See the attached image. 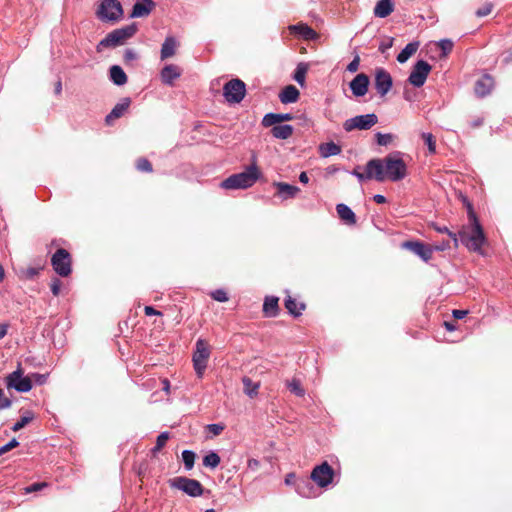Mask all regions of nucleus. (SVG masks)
I'll list each match as a JSON object with an SVG mask.
<instances>
[{
    "label": "nucleus",
    "mask_w": 512,
    "mask_h": 512,
    "mask_svg": "<svg viewBox=\"0 0 512 512\" xmlns=\"http://www.w3.org/2000/svg\"><path fill=\"white\" fill-rule=\"evenodd\" d=\"M403 246L410 249L413 253L418 255L421 259H423L426 262L431 259L433 254L432 247L426 246L420 242H405Z\"/></svg>",
    "instance_id": "18"
},
{
    "label": "nucleus",
    "mask_w": 512,
    "mask_h": 512,
    "mask_svg": "<svg viewBox=\"0 0 512 512\" xmlns=\"http://www.w3.org/2000/svg\"><path fill=\"white\" fill-rule=\"evenodd\" d=\"M438 45L442 50L443 56H446L448 53H450L453 48V42L449 39L441 40Z\"/></svg>",
    "instance_id": "45"
},
{
    "label": "nucleus",
    "mask_w": 512,
    "mask_h": 512,
    "mask_svg": "<svg viewBox=\"0 0 512 512\" xmlns=\"http://www.w3.org/2000/svg\"><path fill=\"white\" fill-rule=\"evenodd\" d=\"M297 483V480L295 479V474L289 473L285 477V484L286 485H295Z\"/></svg>",
    "instance_id": "59"
},
{
    "label": "nucleus",
    "mask_w": 512,
    "mask_h": 512,
    "mask_svg": "<svg viewBox=\"0 0 512 512\" xmlns=\"http://www.w3.org/2000/svg\"><path fill=\"white\" fill-rule=\"evenodd\" d=\"M136 58H137V55H136V53L133 50L127 49L125 51V53H124V61L126 63L131 62V61L135 60Z\"/></svg>",
    "instance_id": "57"
},
{
    "label": "nucleus",
    "mask_w": 512,
    "mask_h": 512,
    "mask_svg": "<svg viewBox=\"0 0 512 512\" xmlns=\"http://www.w3.org/2000/svg\"><path fill=\"white\" fill-rule=\"evenodd\" d=\"M419 48V42L408 43L404 49L397 55V61L405 63Z\"/></svg>",
    "instance_id": "30"
},
{
    "label": "nucleus",
    "mask_w": 512,
    "mask_h": 512,
    "mask_svg": "<svg viewBox=\"0 0 512 512\" xmlns=\"http://www.w3.org/2000/svg\"><path fill=\"white\" fill-rule=\"evenodd\" d=\"M273 185L277 188L278 195L284 200L294 198L300 191L297 186L284 182H275Z\"/></svg>",
    "instance_id": "25"
},
{
    "label": "nucleus",
    "mask_w": 512,
    "mask_h": 512,
    "mask_svg": "<svg viewBox=\"0 0 512 512\" xmlns=\"http://www.w3.org/2000/svg\"><path fill=\"white\" fill-rule=\"evenodd\" d=\"M247 465L250 469L255 470L259 467L260 463L257 459H249Z\"/></svg>",
    "instance_id": "62"
},
{
    "label": "nucleus",
    "mask_w": 512,
    "mask_h": 512,
    "mask_svg": "<svg viewBox=\"0 0 512 512\" xmlns=\"http://www.w3.org/2000/svg\"><path fill=\"white\" fill-rule=\"evenodd\" d=\"M46 486V483H34L25 488L26 493L36 492L42 489V487Z\"/></svg>",
    "instance_id": "55"
},
{
    "label": "nucleus",
    "mask_w": 512,
    "mask_h": 512,
    "mask_svg": "<svg viewBox=\"0 0 512 512\" xmlns=\"http://www.w3.org/2000/svg\"><path fill=\"white\" fill-rule=\"evenodd\" d=\"M136 32L137 26L135 23L115 29L108 33L106 37L100 41L97 49L100 50V47L110 48L122 45L127 39L133 37Z\"/></svg>",
    "instance_id": "5"
},
{
    "label": "nucleus",
    "mask_w": 512,
    "mask_h": 512,
    "mask_svg": "<svg viewBox=\"0 0 512 512\" xmlns=\"http://www.w3.org/2000/svg\"><path fill=\"white\" fill-rule=\"evenodd\" d=\"M369 82V77L364 73H360L353 80L346 83L354 96L362 97L368 92Z\"/></svg>",
    "instance_id": "16"
},
{
    "label": "nucleus",
    "mask_w": 512,
    "mask_h": 512,
    "mask_svg": "<svg viewBox=\"0 0 512 512\" xmlns=\"http://www.w3.org/2000/svg\"><path fill=\"white\" fill-rule=\"evenodd\" d=\"M394 135L391 133H378L377 134V143L381 146H388L394 142Z\"/></svg>",
    "instance_id": "42"
},
{
    "label": "nucleus",
    "mask_w": 512,
    "mask_h": 512,
    "mask_svg": "<svg viewBox=\"0 0 512 512\" xmlns=\"http://www.w3.org/2000/svg\"><path fill=\"white\" fill-rule=\"evenodd\" d=\"M373 200H374L377 204H383V203H385V202H386V198H385V196L380 195V194H376V195H374Z\"/></svg>",
    "instance_id": "64"
},
{
    "label": "nucleus",
    "mask_w": 512,
    "mask_h": 512,
    "mask_svg": "<svg viewBox=\"0 0 512 512\" xmlns=\"http://www.w3.org/2000/svg\"><path fill=\"white\" fill-rule=\"evenodd\" d=\"M352 175L359 182L376 180L378 182H398L407 176V165L403 160V154L393 152L384 158H373L362 168L357 166L353 169Z\"/></svg>",
    "instance_id": "1"
},
{
    "label": "nucleus",
    "mask_w": 512,
    "mask_h": 512,
    "mask_svg": "<svg viewBox=\"0 0 512 512\" xmlns=\"http://www.w3.org/2000/svg\"><path fill=\"white\" fill-rule=\"evenodd\" d=\"M285 307L290 314L293 316H300L302 311L305 309V305L303 303H298L294 298L288 296L285 299Z\"/></svg>",
    "instance_id": "32"
},
{
    "label": "nucleus",
    "mask_w": 512,
    "mask_h": 512,
    "mask_svg": "<svg viewBox=\"0 0 512 512\" xmlns=\"http://www.w3.org/2000/svg\"><path fill=\"white\" fill-rule=\"evenodd\" d=\"M293 130H272L273 136L278 139H287L292 135Z\"/></svg>",
    "instance_id": "50"
},
{
    "label": "nucleus",
    "mask_w": 512,
    "mask_h": 512,
    "mask_svg": "<svg viewBox=\"0 0 512 512\" xmlns=\"http://www.w3.org/2000/svg\"><path fill=\"white\" fill-rule=\"evenodd\" d=\"M30 378L38 384H44L46 382L47 376L44 374L34 373Z\"/></svg>",
    "instance_id": "56"
},
{
    "label": "nucleus",
    "mask_w": 512,
    "mask_h": 512,
    "mask_svg": "<svg viewBox=\"0 0 512 512\" xmlns=\"http://www.w3.org/2000/svg\"><path fill=\"white\" fill-rule=\"evenodd\" d=\"M211 297L218 302L228 301L227 293L222 289H217L211 293Z\"/></svg>",
    "instance_id": "46"
},
{
    "label": "nucleus",
    "mask_w": 512,
    "mask_h": 512,
    "mask_svg": "<svg viewBox=\"0 0 512 512\" xmlns=\"http://www.w3.org/2000/svg\"><path fill=\"white\" fill-rule=\"evenodd\" d=\"M296 492L304 498H313L317 495L316 489L309 479H299L295 483Z\"/></svg>",
    "instance_id": "21"
},
{
    "label": "nucleus",
    "mask_w": 512,
    "mask_h": 512,
    "mask_svg": "<svg viewBox=\"0 0 512 512\" xmlns=\"http://www.w3.org/2000/svg\"><path fill=\"white\" fill-rule=\"evenodd\" d=\"M123 8L118 0H102L96 16L103 22H117L123 17Z\"/></svg>",
    "instance_id": "6"
},
{
    "label": "nucleus",
    "mask_w": 512,
    "mask_h": 512,
    "mask_svg": "<svg viewBox=\"0 0 512 512\" xmlns=\"http://www.w3.org/2000/svg\"><path fill=\"white\" fill-rule=\"evenodd\" d=\"M360 57L356 55L354 59L347 65V70L351 73L356 72L359 69Z\"/></svg>",
    "instance_id": "51"
},
{
    "label": "nucleus",
    "mask_w": 512,
    "mask_h": 512,
    "mask_svg": "<svg viewBox=\"0 0 512 512\" xmlns=\"http://www.w3.org/2000/svg\"><path fill=\"white\" fill-rule=\"evenodd\" d=\"M450 248V245H449V242H443L441 243L440 245H436L434 248H433V251L434 250H437V251H444L446 249Z\"/></svg>",
    "instance_id": "63"
},
{
    "label": "nucleus",
    "mask_w": 512,
    "mask_h": 512,
    "mask_svg": "<svg viewBox=\"0 0 512 512\" xmlns=\"http://www.w3.org/2000/svg\"><path fill=\"white\" fill-rule=\"evenodd\" d=\"M110 78L114 84L121 86L127 83V75L123 69L118 65H113L110 68Z\"/></svg>",
    "instance_id": "29"
},
{
    "label": "nucleus",
    "mask_w": 512,
    "mask_h": 512,
    "mask_svg": "<svg viewBox=\"0 0 512 512\" xmlns=\"http://www.w3.org/2000/svg\"><path fill=\"white\" fill-rule=\"evenodd\" d=\"M299 95V90L294 85H288L281 91L279 98L282 103L287 104L296 102Z\"/></svg>",
    "instance_id": "27"
},
{
    "label": "nucleus",
    "mask_w": 512,
    "mask_h": 512,
    "mask_svg": "<svg viewBox=\"0 0 512 512\" xmlns=\"http://www.w3.org/2000/svg\"><path fill=\"white\" fill-rule=\"evenodd\" d=\"M393 44V39L391 38L387 43H381L379 46V50L384 53L387 49L391 48Z\"/></svg>",
    "instance_id": "61"
},
{
    "label": "nucleus",
    "mask_w": 512,
    "mask_h": 512,
    "mask_svg": "<svg viewBox=\"0 0 512 512\" xmlns=\"http://www.w3.org/2000/svg\"><path fill=\"white\" fill-rule=\"evenodd\" d=\"M38 274V269L30 267L22 271V277L25 279H33Z\"/></svg>",
    "instance_id": "53"
},
{
    "label": "nucleus",
    "mask_w": 512,
    "mask_h": 512,
    "mask_svg": "<svg viewBox=\"0 0 512 512\" xmlns=\"http://www.w3.org/2000/svg\"><path fill=\"white\" fill-rule=\"evenodd\" d=\"M286 121H295V126H312L313 122L302 115H294L292 113H269L263 117L262 125L265 127L275 126L274 128L290 129L292 125L284 124Z\"/></svg>",
    "instance_id": "4"
},
{
    "label": "nucleus",
    "mask_w": 512,
    "mask_h": 512,
    "mask_svg": "<svg viewBox=\"0 0 512 512\" xmlns=\"http://www.w3.org/2000/svg\"><path fill=\"white\" fill-rule=\"evenodd\" d=\"M246 94L245 83L236 78L225 83L223 95L229 103H240Z\"/></svg>",
    "instance_id": "9"
},
{
    "label": "nucleus",
    "mask_w": 512,
    "mask_h": 512,
    "mask_svg": "<svg viewBox=\"0 0 512 512\" xmlns=\"http://www.w3.org/2000/svg\"><path fill=\"white\" fill-rule=\"evenodd\" d=\"M33 419V414L32 413H26L25 415H23L20 420H18L12 427V430L14 432H17L19 430H21L22 428H24L30 421H32Z\"/></svg>",
    "instance_id": "40"
},
{
    "label": "nucleus",
    "mask_w": 512,
    "mask_h": 512,
    "mask_svg": "<svg viewBox=\"0 0 512 512\" xmlns=\"http://www.w3.org/2000/svg\"><path fill=\"white\" fill-rule=\"evenodd\" d=\"M378 123V117L375 113L355 116L346 120L343 128H371Z\"/></svg>",
    "instance_id": "15"
},
{
    "label": "nucleus",
    "mask_w": 512,
    "mask_h": 512,
    "mask_svg": "<svg viewBox=\"0 0 512 512\" xmlns=\"http://www.w3.org/2000/svg\"><path fill=\"white\" fill-rule=\"evenodd\" d=\"M130 99L124 98L120 103L116 104L112 111L106 116V124L112 125V120L120 118L130 106Z\"/></svg>",
    "instance_id": "23"
},
{
    "label": "nucleus",
    "mask_w": 512,
    "mask_h": 512,
    "mask_svg": "<svg viewBox=\"0 0 512 512\" xmlns=\"http://www.w3.org/2000/svg\"><path fill=\"white\" fill-rule=\"evenodd\" d=\"M394 11L392 0H379L374 7V15L379 18H386Z\"/></svg>",
    "instance_id": "26"
},
{
    "label": "nucleus",
    "mask_w": 512,
    "mask_h": 512,
    "mask_svg": "<svg viewBox=\"0 0 512 512\" xmlns=\"http://www.w3.org/2000/svg\"><path fill=\"white\" fill-rule=\"evenodd\" d=\"M333 478L334 470L327 462H323L322 464L314 467L311 472V480L321 488L327 487L331 484Z\"/></svg>",
    "instance_id": "12"
},
{
    "label": "nucleus",
    "mask_w": 512,
    "mask_h": 512,
    "mask_svg": "<svg viewBox=\"0 0 512 512\" xmlns=\"http://www.w3.org/2000/svg\"><path fill=\"white\" fill-rule=\"evenodd\" d=\"M422 139L427 145L428 152L434 154L436 152V140L433 134L430 132H424L422 133Z\"/></svg>",
    "instance_id": "37"
},
{
    "label": "nucleus",
    "mask_w": 512,
    "mask_h": 512,
    "mask_svg": "<svg viewBox=\"0 0 512 512\" xmlns=\"http://www.w3.org/2000/svg\"><path fill=\"white\" fill-rule=\"evenodd\" d=\"M155 8L153 0H138L132 8L131 18L147 17Z\"/></svg>",
    "instance_id": "17"
},
{
    "label": "nucleus",
    "mask_w": 512,
    "mask_h": 512,
    "mask_svg": "<svg viewBox=\"0 0 512 512\" xmlns=\"http://www.w3.org/2000/svg\"><path fill=\"white\" fill-rule=\"evenodd\" d=\"M431 69L432 67L428 62L424 60L417 61L408 77V82L415 87L423 86Z\"/></svg>",
    "instance_id": "14"
},
{
    "label": "nucleus",
    "mask_w": 512,
    "mask_h": 512,
    "mask_svg": "<svg viewBox=\"0 0 512 512\" xmlns=\"http://www.w3.org/2000/svg\"><path fill=\"white\" fill-rule=\"evenodd\" d=\"M468 218L469 223L463 225L457 234L459 242L468 250L480 253L486 242L484 231L471 208H469Z\"/></svg>",
    "instance_id": "2"
},
{
    "label": "nucleus",
    "mask_w": 512,
    "mask_h": 512,
    "mask_svg": "<svg viewBox=\"0 0 512 512\" xmlns=\"http://www.w3.org/2000/svg\"><path fill=\"white\" fill-rule=\"evenodd\" d=\"M182 460L184 462L186 470H191L195 462V453L190 450H184L182 452Z\"/></svg>",
    "instance_id": "38"
},
{
    "label": "nucleus",
    "mask_w": 512,
    "mask_h": 512,
    "mask_svg": "<svg viewBox=\"0 0 512 512\" xmlns=\"http://www.w3.org/2000/svg\"><path fill=\"white\" fill-rule=\"evenodd\" d=\"M61 289V281L57 278L53 279L51 283V291L54 296H58Z\"/></svg>",
    "instance_id": "54"
},
{
    "label": "nucleus",
    "mask_w": 512,
    "mask_h": 512,
    "mask_svg": "<svg viewBox=\"0 0 512 512\" xmlns=\"http://www.w3.org/2000/svg\"><path fill=\"white\" fill-rule=\"evenodd\" d=\"M261 173L255 164L250 165L245 171L233 174L221 182L220 186L226 190L247 189L254 185Z\"/></svg>",
    "instance_id": "3"
},
{
    "label": "nucleus",
    "mask_w": 512,
    "mask_h": 512,
    "mask_svg": "<svg viewBox=\"0 0 512 512\" xmlns=\"http://www.w3.org/2000/svg\"><path fill=\"white\" fill-rule=\"evenodd\" d=\"M374 88L377 94L384 98L392 89L393 79L390 73L384 68H376L374 71Z\"/></svg>",
    "instance_id": "10"
},
{
    "label": "nucleus",
    "mask_w": 512,
    "mask_h": 512,
    "mask_svg": "<svg viewBox=\"0 0 512 512\" xmlns=\"http://www.w3.org/2000/svg\"><path fill=\"white\" fill-rule=\"evenodd\" d=\"M454 318L456 319H462L464 318L466 315H467V311L466 310H453L452 312Z\"/></svg>",
    "instance_id": "60"
},
{
    "label": "nucleus",
    "mask_w": 512,
    "mask_h": 512,
    "mask_svg": "<svg viewBox=\"0 0 512 512\" xmlns=\"http://www.w3.org/2000/svg\"><path fill=\"white\" fill-rule=\"evenodd\" d=\"M308 69H309V65L304 62L299 63L295 69L293 78L302 87L305 84V78H306Z\"/></svg>",
    "instance_id": "34"
},
{
    "label": "nucleus",
    "mask_w": 512,
    "mask_h": 512,
    "mask_svg": "<svg viewBox=\"0 0 512 512\" xmlns=\"http://www.w3.org/2000/svg\"><path fill=\"white\" fill-rule=\"evenodd\" d=\"M179 42L173 36H167L162 44L160 51L161 60H166L173 57L176 54Z\"/></svg>",
    "instance_id": "19"
},
{
    "label": "nucleus",
    "mask_w": 512,
    "mask_h": 512,
    "mask_svg": "<svg viewBox=\"0 0 512 512\" xmlns=\"http://www.w3.org/2000/svg\"><path fill=\"white\" fill-rule=\"evenodd\" d=\"M434 229L439 233H446L453 240L454 247L457 248L459 246V239L456 233L450 231L446 226L433 225Z\"/></svg>",
    "instance_id": "41"
},
{
    "label": "nucleus",
    "mask_w": 512,
    "mask_h": 512,
    "mask_svg": "<svg viewBox=\"0 0 512 512\" xmlns=\"http://www.w3.org/2000/svg\"><path fill=\"white\" fill-rule=\"evenodd\" d=\"M263 312L266 316L275 317L278 313V298L277 297H266L263 304Z\"/></svg>",
    "instance_id": "31"
},
{
    "label": "nucleus",
    "mask_w": 512,
    "mask_h": 512,
    "mask_svg": "<svg viewBox=\"0 0 512 512\" xmlns=\"http://www.w3.org/2000/svg\"><path fill=\"white\" fill-rule=\"evenodd\" d=\"M220 456L216 452H209L203 458V465L211 469H215L220 464Z\"/></svg>",
    "instance_id": "35"
},
{
    "label": "nucleus",
    "mask_w": 512,
    "mask_h": 512,
    "mask_svg": "<svg viewBox=\"0 0 512 512\" xmlns=\"http://www.w3.org/2000/svg\"><path fill=\"white\" fill-rule=\"evenodd\" d=\"M144 312H145V315H147V316L162 314L160 311L154 309L152 306H145Z\"/></svg>",
    "instance_id": "58"
},
{
    "label": "nucleus",
    "mask_w": 512,
    "mask_h": 512,
    "mask_svg": "<svg viewBox=\"0 0 512 512\" xmlns=\"http://www.w3.org/2000/svg\"><path fill=\"white\" fill-rule=\"evenodd\" d=\"M136 167L141 172H151L152 171L151 163L145 158L139 159L137 161Z\"/></svg>",
    "instance_id": "44"
},
{
    "label": "nucleus",
    "mask_w": 512,
    "mask_h": 512,
    "mask_svg": "<svg viewBox=\"0 0 512 512\" xmlns=\"http://www.w3.org/2000/svg\"><path fill=\"white\" fill-rule=\"evenodd\" d=\"M319 151L322 157H329L337 155L341 152V148L334 142L321 144Z\"/></svg>",
    "instance_id": "33"
},
{
    "label": "nucleus",
    "mask_w": 512,
    "mask_h": 512,
    "mask_svg": "<svg viewBox=\"0 0 512 512\" xmlns=\"http://www.w3.org/2000/svg\"><path fill=\"white\" fill-rule=\"evenodd\" d=\"M288 389L297 396L304 395V389L301 386V382L294 378L291 381L287 382Z\"/></svg>",
    "instance_id": "39"
},
{
    "label": "nucleus",
    "mask_w": 512,
    "mask_h": 512,
    "mask_svg": "<svg viewBox=\"0 0 512 512\" xmlns=\"http://www.w3.org/2000/svg\"><path fill=\"white\" fill-rule=\"evenodd\" d=\"M11 406V401L4 395L3 389L0 388V410Z\"/></svg>",
    "instance_id": "52"
},
{
    "label": "nucleus",
    "mask_w": 512,
    "mask_h": 512,
    "mask_svg": "<svg viewBox=\"0 0 512 512\" xmlns=\"http://www.w3.org/2000/svg\"><path fill=\"white\" fill-rule=\"evenodd\" d=\"M51 263L55 272L62 277L71 273V258L65 249H58L52 256Z\"/></svg>",
    "instance_id": "13"
},
{
    "label": "nucleus",
    "mask_w": 512,
    "mask_h": 512,
    "mask_svg": "<svg viewBox=\"0 0 512 512\" xmlns=\"http://www.w3.org/2000/svg\"><path fill=\"white\" fill-rule=\"evenodd\" d=\"M493 4L492 3H486L483 7L479 8L476 11L477 17H484L489 15L492 12Z\"/></svg>",
    "instance_id": "47"
},
{
    "label": "nucleus",
    "mask_w": 512,
    "mask_h": 512,
    "mask_svg": "<svg viewBox=\"0 0 512 512\" xmlns=\"http://www.w3.org/2000/svg\"><path fill=\"white\" fill-rule=\"evenodd\" d=\"M242 382H243V385H244V392L249 396V397H254L255 395H257L258 393V389H259V384L258 383H255L253 382L250 378L248 377H244L242 379Z\"/></svg>",
    "instance_id": "36"
},
{
    "label": "nucleus",
    "mask_w": 512,
    "mask_h": 512,
    "mask_svg": "<svg viewBox=\"0 0 512 512\" xmlns=\"http://www.w3.org/2000/svg\"><path fill=\"white\" fill-rule=\"evenodd\" d=\"M18 444L19 443H18V441L16 439H12L7 444L1 446L0 447V456L3 455L4 453L8 452L9 450L17 447Z\"/></svg>",
    "instance_id": "49"
},
{
    "label": "nucleus",
    "mask_w": 512,
    "mask_h": 512,
    "mask_svg": "<svg viewBox=\"0 0 512 512\" xmlns=\"http://www.w3.org/2000/svg\"><path fill=\"white\" fill-rule=\"evenodd\" d=\"M169 484L171 487L181 490L191 497H199L203 494L202 484L195 479L180 476L170 479Z\"/></svg>",
    "instance_id": "8"
},
{
    "label": "nucleus",
    "mask_w": 512,
    "mask_h": 512,
    "mask_svg": "<svg viewBox=\"0 0 512 512\" xmlns=\"http://www.w3.org/2000/svg\"><path fill=\"white\" fill-rule=\"evenodd\" d=\"M289 29L292 33L301 36L305 40H316L318 38L317 32L306 24L292 25Z\"/></svg>",
    "instance_id": "24"
},
{
    "label": "nucleus",
    "mask_w": 512,
    "mask_h": 512,
    "mask_svg": "<svg viewBox=\"0 0 512 512\" xmlns=\"http://www.w3.org/2000/svg\"><path fill=\"white\" fill-rule=\"evenodd\" d=\"M206 428L213 436H217L221 434L225 426L223 424H209Z\"/></svg>",
    "instance_id": "48"
},
{
    "label": "nucleus",
    "mask_w": 512,
    "mask_h": 512,
    "mask_svg": "<svg viewBox=\"0 0 512 512\" xmlns=\"http://www.w3.org/2000/svg\"><path fill=\"white\" fill-rule=\"evenodd\" d=\"M210 353V346L207 341L204 339H198L195 344L192 361L194 370L199 378H202L204 375Z\"/></svg>",
    "instance_id": "7"
},
{
    "label": "nucleus",
    "mask_w": 512,
    "mask_h": 512,
    "mask_svg": "<svg viewBox=\"0 0 512 512\" xmlns=\"http://www.w3.org/2000/svg\"><path fill=\"white\" fill-rule=\"evenodd\" d=\"M337 213L339 217L345 221L347 224H355L356 217L354 212L345 204H338L336 206Z\"/></svg>",
    "instance_id": "28"
},
{
    "label": "nucleus",
    "mask_w": 512,
    "mask_h": 512,
    "mask_svg": "<svg viewBox=\"0 0 512 512\" xmlns=\"http://www.w3.org/2000/svg\"><path fill=\"white\" fill-rule=\"evenodd\" d=\"M169 439V433L168 432H162L158 437H157V440H156V445L154 447V451H159L161 450L167 443Z\"/></svg>",
    "instance_id": "43"
},
{
    "label": "nucleus",
    "mask_w": 512,
    "mask_h": 512,
    "mask_svg": "<svg viewBox=\"0 0 512 512\" xmlns=\"http://www.w3.org/2000/svg\"><path fill=\"white\" fill-rule=\"evenodd\" d=\"M493 86V78L489 75H484L475 83V93L480 97H484L491 92Z\"/></svg>",
    "instance_id": "22"
},
{
    "label": "nucleus",
    "mask_w": 512,
    "mask_h": 512,
    "mask_svg": "<svg viewBox=\"0 0 512 512\" xmlns=\"http://www.w3.org/2000/svg\"><path fill=\"white\" fill-rule=\"evenodd\" d=\"M181 76V69L174 64L166 65L160 72L161 81L167 85H173L174 80Z\"/></svg>",
    "instance_id": "20"
},
{
    "label": "nucleus",
    "mask_w": 512,
    "mask_h": 512,
    "mask_svg": "<svg viewBox=\"0 0 512 512\" xmlns=\"http://www.w3.org/2000/svg\"><path fill=\"white\" fill-rule=\"evenodd\" d=\"M7 388H13L18 392H28L32 389V380L30 377L23 376V371L19 367L14 372L10 373L6 377Z\"/></svg>",
    "instance_id": "11"
}]
</instances>
